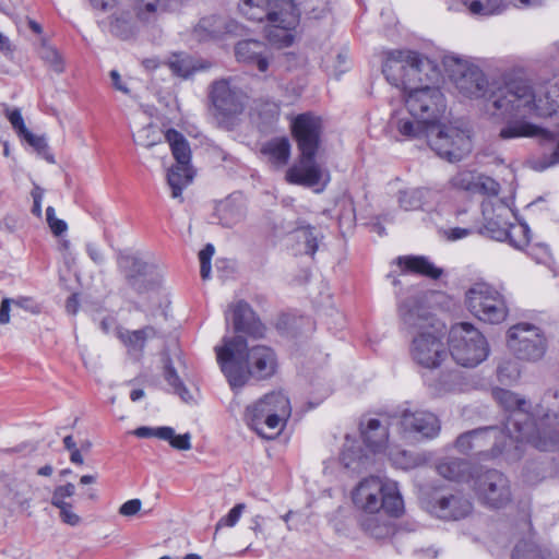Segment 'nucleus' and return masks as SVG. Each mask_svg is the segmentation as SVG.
I'll return each mask as SVG.
<instances>
[{"label":"nucleus","instance_id":"f257e3e1","mask_svg":"<svg viewBox=\"0 0 559 559\" xmlns=\"http://www.w3.org/2000/svg\"><path fill=\"white\" fill-rule=\"evenodd\" d=\"M402 329L412 337L409 355L414 362L435 369L448 357L442 328L436 324L430 311L424 306L420 295H411L397 304Z\"/></svg>","mask_w":559,"mask_h":559},{"label":"nucleus","instance_id":"f03ea898","mask_svg":"<svg viewBox=\"0 0 559 559\" xmlns=\"http://www.w3.org/2000/svg\"><path fill=\"white\" fill-rule=\"evenodd\" d=\"M215 352L221 369L234 390L242 388L250 379H270L277 369V357L271 347H249L241 335L225 336L223 345L216 346Z\"/></svg>","mask_w":559,"mask_h":559},{"label":"nucleus","instance_id":"7ed1b4c3","mask_svg":"<svg viewBox=\"0 0 559 559\" xmlns=\"http://www.w3.org/2000/svg\"><path fill=\"white\" fill-rule=\"evenodd\" d=\"M492 395L500 406L510 412L504 425L510 440L527 442L535 449H549L559 444V432L556 429L551 430L549 439L542 436L550 427V413L536 409L535 414H531L528 402L506 389L496 388Z\"/></svg>","mask_w":559,"mask_h":559},{"label":"nucleus","instance_id":"20e7f679","mask_svg":"<svg viewBox=\"0 0 559 559\" xmlns=\"http://www.w3.org/2000/svg\"><path fill=\"white\" fill-rule=\"evenodd\" d=\"M293 134L297 141L300 156L286 171L289 183L314 187L329 181V174L321 168L314 157L320 143L322 130L321 119L312 114H301L294 119Z\"/></svg>","mask_w":559,"mask_h":559},{"label":"nucleus","instance_id":"39448f33","mask_svg":"<svg viewBox=\"0 0 559 559\" xmlns=\"http://www.w3.org/2000/svg\"><path fill=\"white\" fill-rule=\"evenodd\" d=\"M489 102L503 117H524L527 114L551 116L558 100L544 87L534 88L526 80H512L490 94Z\"/></svg>","mask_w":559,"mask_h":559},{"label":"nucleus","instance_id":"423d86ee","mask_svg":"<svg viewBox=\"0 0 559 559\" xmlns=\"http://www.w3.org/2000/svg\"><path fill=\"white\" fill-rule=\"evenodd\" d=\"M404 102L409 118L395 120L399 133L408 140L420 139L426 128L437 122L444 110V98L441 91L432 86L409 87L404 92Z\"/></svg>","mask_w":559,"mask_h":559},{"label":"nucleus","instance_id":"0eeeda50","mask_svg":"<svg viewBox=\"0 0 559 559\" xmlns=\"http://www.w3.org/2000/svg\"><path fill=\"white\" fill-rule=\"evenodd\" d=\"M382 72L391 85L402 87L404 92L414 82H432L440 74L433 61L411 50L390 51Z\"/></svg>","mask_w":559,"mask_h":559},{"label":"nucleus","instance_id":"6e6552de","mask_svg":"<svg viewBox=\"0 0 559 559\" xmlns=\"http://www.w3.org/2000/svg\"><path fill=\"white\" fill-rule=\"evenodd\" d=\"M352 501L359 513L385 510L400 516L404 509L397 484L378 476L361 479L352 491Z\"/></svg>","mask_w":559,"mask_h":559},{"label":"nucleus","instance_id":"1a4fd4ad","mask_svg":"<svg viewBox=\"0 0 559 559\" xmlns=\"http://www.w3.org/2000/svg\"><path fill=\"white\" fill-rule=\"evenodd\" d=\"M501 140L520 138L535 139L539 145V153L533 164L536 170L559 165V133H555L523 118L509 120L499 131Z\"/></svg>","mask_w":559,"mask_h":559},{"label":"nucleus","instance_id":"9d476101","mask_svg":"<svg viewBox=\"0 0 559 559\" xmlns=\"http://www.w3.org/2000/svg\"><path fill=\"white\" fill-rule=\"evenodd\" d=\"M292 414L288 397L282 392H272L246 409L248 425L260 436L272 439L284 428Z\"/></svg>","mask_w":559,"mask_h":559},{"label":"nucleus","instance_id":"9b49d317","mask_svg":"<svg viewBox=\"0 0 559 559\" xmlns=\"http://www.w3.org/2000/svg\"><path fill=\"white\" fill-rule=\"evenodd\" d=\"M449 352L457 365L473 368L489 355L483 333L468 322L454 324L449 332Z\"/></svg>","mask_w":559,"mask_h":559},{"label":"nucleus","instance_id":"f8f14e48","mask_svg":"<svg viewBox=\"0 0 559 559\" xmlns=\"http://www.w3.org/2000/svg\"><path fill=\"white\" fill-rule=\"evenodd\" d=\"M438 156L449 162H459L472 151L469 133L453 126H429L421 133Z\"/></svg>","mask_w":559,"mask_h":559},{"label":"nucleus","instance_id":"ddd939ff","mask_svg":"<svg viewBox=\"0 0 559 559\" xmlns=\"http://www.w3.org/2000/svg\"><path fill=\"white\" fill-rule=\"evenodd\" d=\"M466 305L477 319L490 324H499L508 316L507 302L501 292L485 282L475 283L466 292Z\"/></svg>","mask_w":559,"mask_h":559},{"label":"nucleus","instance_id":"4468645a","mask_svg":"<svg viewBox=\"0 0 559 559\" xmlns=\"http://www.w3.org/2000/svg\"><path fill=\"white\" fill-rule=\"evenodd\" d=\"M444 66L457 92L467 98H481L487 95L488 81L479 67L468 60L449 56Z\"/></svg>","mask_w":559,"mask_h":559},{"label":"nucleus","instance_id":"2eb2a0df","mask_svg":"<svg viewBox=\"0 0 559 559\" xmlns=\"http://www.w3.org/2000/svg\"><path fill=\"white\" fill-rule=\"evenodd\" d=\"M508 346L518 359L535 362L545 356L548 342L540 328L520 322L508 330Z\"/></svg>","mask_w":559,"mask_h":559},{"label":"nucleus","instance_id":"dca6fc26","mask_svg":"<svg viewBox=\"0 0 559 559\" xmlns=\"http://www.w3.org/2000/svg\"><path fill=\"white\" fill-rule=\"evenodd\" d=\"M468 438L473 441L474 453L490 457L508 452L511 447L514 448V451H519L522 445L521 441L510 440L509 432L506 429L493 426L460 435V444L463 445L465 441H468Z\"/></svg>","mask_w":559,"mask_h":559},{"label":"nucleus","instance_id":"f3484780","mask_svg":"<svg viewBox=\"0 0 559 559\" xmlns=\"http://www.w3.org/2000/svg\"><path fill=\"white\" fill-rule=\"evenodd\" d=\"M474 489L480 503L489 509H504L512 502L510 480L496 469L480 475L475 481Z\"/></svg>","mask_w":559,"mask_h":559},{"label":"nucleus","instance_id":"a211bd4d","mask_svg":"<svg viewBox=\"0 0 559 559\" xmlns=\"http://www.w3.org/2000/svg\"><path fill=\"white\" fill-rule=\"evenodd\" d=\"M118 266L130 288L138 294L146 293L159 284V273L155 265L132 254H121Z\"/></svg>","mask_w":559,"mask_h":559},{"label":"nucleus","instance_id":"6ab92c4d","mask_svg":"<svg viewBox=\"0 0 559 559\" xmlns=\"http://www.w3.org/2000/svg\"><path fill=\"white\" fill-rule=\"evenodd\" d=\"M397 426L403 439H433L441 429L439 418L431 412L424 409L402 411Z\"/></svg>","mask_w":559,"mask_h":559},{"label":"nucleus","instance_id":"aec40b11","mask_svg":"<svg viewBox=\"0 0 559 559\" xmlns=\"http://www.w3.org/2000/svg\"><path fill=\"white\" fill-rule=\"evenodd\" d=\"M481 212L484 225L480 233L495 240L506 241L511 219L518 221L512 207L501 199H488L481 203Z\"/></svg>","mask_w":559,"mask_h":559},{"label":"nucleus","instance_id":"412c9836","mask_svg":"<svg viewBox=\"0 0 559 559\" xmlns=\"http://www.w3.org/2000/svg\"><path fill=\"white\" fill-rule=\"evenodd\" d=\"M210 99L219 115L233 117L245 108V96L240 90L233 87L228 80L215 81L210 91Z\"/></svg>","mask_w":559,"mask_h":559},{"label":"nucleus","instance_id":"4be33fe9","mask_svg":"<svg viewBox=\"0 0 559 559\" xmlns=\"http://www.w3.org/2000/svg\"><path fill=\"white\" fill-rule=\"evenodd\" d=\"M241 26L234 20L221 15L202 17L194 26L192 35L198 41L221 39L225 35H238Z\"/></svg>","mask_w":559,"mask_h":559},{"label":"nucleus","instance_id":"5701e85b","mask_svg":"<svg viewBox=\"0 0 559 559\" xmlns=\"http://www.w3.org/2000/svg\"><path fill=\"white\" fill-rule=\"evenodd\" d=\"M237 61L250 67H255L259 72L267 71L272 58L269 47L257 39L240 40L235 46Z\"/></svg>","mask_w":559,"mask_h":559},{"label":"nucleus","instance_id":"b1692460","mask_svg":"<svg viewBox=\"0 0 559 559\" xmlns=\"http://www.w3.org/2000/svg\"><path fill=\"white\" fill-rule=\"evenodd\" d=\"M393 518L396 516L385 510L371 511L370 513H359L357 523L367 536L374 539H386L395 532Z\"/></svg>","mask_w":559,"mask_h":559},{"label":"nucleus","instance_id":"393cba45","mask_svg":"<svg viewBox=\"0 0 559 559\" xmlns=\"http://www.w3.org/2000/svg\"><path fill=\"white\" fill-rule=\"evenodd\" d=\"M361 437L366 447L372 454L389 450L388 455L395 464H402L399 459L393 456V452L389 449V432L386 426L382 425L379 419L370 418L367 425L360 424Z\"/></svg>","mask_w":559,"mask_h":559},{"label":"nucleus","instance_id":"a878e982","mask_svg":"<svg viewBox=\"0 0 559 559\" xmlns=\"http://www.w3.org/2000/svg\"><path fill=\"white\" fill-rule=\"evenodd\" d=\"M472 510V502L459 493L441 497L431 506V513L442 520L456 521L467 516Z\"/></svg>","mask_w":559,"mask_h":559},{"label":"nucleus","instance_id":"bb28decb","mask_svg":"<svg viewBox=\"0 0 559 559\" xmlns=\"http://www.w3.org/2000/svg\"><path fill=\"white\" fill-rule=\"evenodd\" d=\"M230 309L233 310V323L236 332L246 333L254 338L264 335V325L246 301L240 300L230 306Z\"/></svg>","mask_w":559,"mask_h":559},{"label":"nucleus","instance_id":"cd10ccee","mask_svg":"<svg viewBox=\"0 0 559 559\" xmlns=\"http://www.w3.org/2000/svg\"><path fill=\"white\" fill-rule=\"evenodd\" d=\"M300 9L296 0H272L269 2L267 23L296 28L299 24Z\"/></svg>","mask_w":559,"mask_h":559},{"label":"nucleus","instance_id":"c85d7f7f","mask_svg":"<svg viewBox=\"0 0 559 559\" xmlns=\"http://www.w3.org/2000/svg\"><path fill=\"white\" fill-rule=\"evenodd\" d=\"M157 331L152 325H146L139 330H122L119 331L118 337L126 346L128 354L135 359L143 355L146 341L155 338Z\"/></svg>","mask_w":559,"mask_h":559},{"label":"nucleus","instance_id":"c756f323","mask_svg":"<svg viewBox=\"0 0 559 559\" xmlns=\"http://www.w3.org/2000/svg\"><path fill=\"white\" fill-rule=\"evenodd\" d=\"M343 465L353 472L360 473L372 465L373 459L357 444V441L346 437L341 454Z\"/></svg>","mask_w":559,"mask_h":559},{"label":"nucleus","instance_id":"7c9ffc66","mask_svg":"<svg viewBox=\"0 0 559 559\" xmlns=\"http://www.w3.org/2000/svg\"><path fill=\"white\" fill-rule=\"evenodd\" d=\"M461 7H464L472 15L490 16L504 12L508 2L506 0H461L460 3H448V9L451 11H460Z\"/></svg>","mask_w":559,"mask_h":559},{"label":"nucleus","instance_id":"2f4dec72","mask_svg":"<svg viewBox=\"0 0 559 559\" xmlns=\"http://www.w3.org/2000/svg\"><path fill=\"white\" fill-rule=\"evenodd\" d=\"M183 0H135L136 16L140 21L151 22L166 12L178 10Z\"/></svg>","mask_w":559,"mask_h":559},{"label":"nucleus","instance_id":"473e14b6","mask_svg":"<svg viewBox=\"0 0 559 559\" xmlns=\"http://www.w3.org/2000/svg\"><path fill=\"white\" fill-rule=\"evenodd\" d=\"M396 262L403 272L419 274L432 280H438L443 274L441 267L436 266L424 255H403L399 257Z\"/></svg>","mask_w":559,"mask_h":559},{"label":"nucleus","instance_id":"72a5a7b5","mask_svg":"<svg viewBox=\"0 0 559 559\" xmlns=\"http://www.w3.org/2000/svg\"><path fill=\"white\" fill-rule=\"evenodd\" d=\"M218 218L223 226L233 227L246 217V206L240 195H233L217 206Z\"/></svg>","mask_w":559,"mask_h":559},{"label":"nucleus","instance_id":"f704fd0d","mask_svg":"<svg viewBox=\"0 0 559 559\" xmlns=\"http://www.w3.org/2000/svg\"><path fill=\"white\" fill-rule=\"evenodd\" d=\"M109 32L121 39H128L135 33V21L130 10L118 9L109 16Z\"/></svg>","mask_w":559,"mask_h":559},{"label":"nucleus","instance_id":"c9c22d12","mask_svg":"<svg viewBox=\"0 0 559 559\" xmlns=\"http://www.w3.org/2000/svg\"><path fill=\"white\" fill-rule=\"evenodd\" d=\"M171 72L182 79H188L194 72L206 69L204 62L195 60L188 53H174L167 61Z\"/></svg>","mask_w":559,"mask_h":559},{"label":"nucleus","instance_id":"e433bc0d","mask_svg":"<svg viewBox=\"0 0 559 559\" xmlns=\"http://www.w3.org/2000/svg\"><path fill=\"white\" fill-rule=\"evenodd\" d=\"M431 190L427 188H408L399 191L397 202L405 211H417L430 201Z\"/></svg>","mask_w":559,"mask_h":559},{"label":"nucleus","instance_id":"4c0bfd02","mask_svg":"<svg viewBox=\"0 0 559 559\" xmlns=\"http://www.w3.org/2000/svg\"><path fill=\"white\" fill-rule=\"evenodd\" d=\"M192 179L193 171L190 165L176 164V166L171 167L167 174V182L171 189V197L174 199L180 198L182 201V190L191 183Z\"/></svg>","mask_w":559,"mask_h":559},{"label":"nucleus","instance_id":"58836bf2","mask_svg":"<svg viewBox=\"0 0 559 559\" xmlns=\"http://www.w3.org/2000/svg\"><path fill=\"white\" fill-rule=\"evenodd\" d=\"M469 463L462 459H447L437 465V472L445 479L462 481L469 477Z\"/></svg>","mask_w":559,"mask_h":559},{"label":"nucleus","instance_id":"ea45409f","mask_svg":"<svg viewBox=\"0 0 559 559\" xmlns=\"http://www.w3.org/2000/svg\"><path fill=\"white\" fill-rule=\"evenodd\" d=\"M262 153L269 157L273 166L283 167L290 156L289 141L286 138L273 139L263 146Z\"/></svg>","mask_w":559,"mask_h":559},{"label":"nucleus","instance_id":"a19ab883","mask_svg":"<svg viewBox=\"0 0 559 559\" xmlns=\"http://www.w3.org/2000/svg\"><path fill=\"white\" fill-rule=\"evenodd\" d=\"M165 139L171 148L177 164L190 165L191 150L186 138L177 130L168 129L165 133Z\"/></svg>","mask_w":559,"mask_h":559},{"label":"nucleus","instance_id":"79ce46f5","mask_svg":"<svg viewBox=\"0 0 559 559\" xmlns=\"http://www.w3.org/2000/svg\"><path fill=\"white\" fill-rule=\"evenodd\" d=\"M507 234L508 238L506 241H509L512 247L522 250L530 246L531 229L526 223L511 219Z\"/></svg>","mask_w":559,"mask_h":559},{"label":"nucleus","instance_id":"37998d69","mask_svg":"<svg viewBox=\"0 0 559 559\" xmlns=\"http://www.w3.org/2000/svg\"><path fill=\"white\" fill-rule=\"evenodd\" d=\"M294 31L295 28H284L283 25H272L267 23L265 33L272 45L284 48L293 44L295 38Z\"/></svg>","mask_w":559,"mask_h":559},{"label":"nucleus","instance_id":"c03bdc74","mask_svg":"<svg viewBox=\"0 0 559 559\" xmlns=\"http://www.w3.org/2000/svg\"><path fill=\"white\" fill-rule=\"evenodd\" d=\"M263 3V0H242L239 4L240 13L250 21H267L269 7L265 8Z\"/></svg>","mask_w":559,"mask_h":559},{"label":"nucleus","instance_id":"a18cd8bd","mask_svg":"<svg viewBox=\"0 0 559 559\" xmlns=\"http://www.w3.org/2000/svg\"><path fill=\"white\" fill-rule=\"evenodd\" d=\"M164 377L167 383L174 389V392L177 393L185 402L191 400L189 391L183 385L169 359L165 361Z\"/></svg>","mask_w":559,"mask_h":559},{"label":"nucleus","instance_id":"49530a36","mask_svg":"<svg viewBox=\"0 0 559 559\" xmlns=\"http://www.w3.org/2000/svg\"><path fill=\"white\" fill-rule=\"evenodd\" d=\"M40 59L55 72L61 73L64 70L63 60L58 50L46 43H43L38 49Z\"/></svg>","mask_w":559,"mask_h":559},{"label":"nucleus","instance_id":"de8ad7c7","mask_svg":"<svg viewBox=\"0 0 559 559\" xmlns=\"http://www.w3.org/2000/svg\"><path fill=\"white\" fill-rule=\"evenodd\" d=\"M552 474L554 469L550 463H531L525 468L524 477L526 483L535 485Z\"/></svg>","mask_w":559,"mask_h":559},{"label":"nucleus","instance_id":"09e8293b","mask_svg":"<svg viewBox=\"0 0 559 559\" xmlns=\"http://www.w3.org/2000/svg\"><path fill=\"white\" fill-rule=\"evenodd\" d=\"M519 364L515 360L507 359L501 361L497 368L498 380L503 384H511L520 378Z\"/></svg>","mask_w":559,"mask_h":559},{"label":"nucleus","instance_id":"8fccbe9b","mask_svg":"<svg viewBox=\"0 0 559 559\" xmlns=\"http://www.w3.org/2000/svg\"><path fill=\"white\" fill-rule=\"evenodd\" d=\"M512 559H545V555L534 543L522 540L515 545Z\"/></svg>","mask_w":559,"mask_h":559},{"label":"nucleus","instance_id":"3c124183","mask_svg":"<svg viewBox=\"0 0 559 559\" xmlns=\"http://www.w3.org/2000/svg\"><path fill=\"white\" fill-rule=\"evenodd\" d=\"M478 174L469 170L459 171L451 179V185L460 190L476 192Z\"/></svg>","mask_w":559,"mask_h":559},{"label":"nucleus","instance_id":"603ef678","mask_svg":"<svg viewBox=\"0 0 559 559\" xmlns=\"http://www.w3.org/2000/svg\"><path fill=\"white\" fill-rule=\"evenodd\" d=\"M300 12L312 19H319L326 10V0H296Z\"/></svg>","mask_w":559,"mask_h":559},{"label":"nucleus","instance_id":"864d4df0","mask_svg":"<svg viewBox=\"0 0 559 559\" xmlns=\"http://www.w3.org/2000/svg\"><path fill=\"white\" fill-rule=\"evenodd\" d=\"M22 138L33 146L39 154H43L49 163H55L53 156L47 153L48 143L41 135L33 134L29 130L22 135Z\"/></svg>","mask_w":559,"mask_h":559},{"label":"nucleus","instance_id":"5fc2aeb1","mask_svg":"<svg viewBox=\"0 0 559 559\" xmlns=\"http://www.w3.org/2000/svg\"><path fill=\"white\" fill-rule=\"evenodd\" d=\"M173 428L171 427H157V428H151L146 426H142L136 428L133 433L138 438H150V437H156L158 439H168L171 437Z\"/></svg>","mask_w":559,"mask_h":559},{"label":"nucleus","instance_id":"6e6d98bb","mask_svg":"<svg viewBox=\"0 0 559 559\" xmlns=\"http://www.w3.org/2000/svg\"><path fill=\"white\" fill-rule=\"evenodd\" d=\"M75 493V486L72 483L61 485L55 488L51 496V504L53 507L68 503L67 498H71Z\"/></svg>","mask_w":559,"mask_h":559},{"label":"nucleus","instance_id":"4d7b16f0","mask_svg":"<svg viewBox=\"0 0 559 559\" xmlns=\"http://www.w3.org/2000/svg\"><path fill=\"white\" fill-rule=\"evenodd\" d=\"M55 213V209L52 206H48L46 209V219L52 234L55 236H60L67 231L68 225L63 219L57 218Z\"/></svg>","mask_w":559,"mask_h":559},{"label":"nucleus","instance_id":"13d9d810","mask_svg":"<svg viewBox=\"0 0 559 559\" xmlns=\"http://www.w3.org/2000/svg\"><path fill=\"white\" fill-rule=\"evenodd\" d=\"M245 510V504L243 503H238L236 504L229 512L227 515L223 516L216 524V531H218L219 528L224 527V526H227V527H233L237 524V522L239 521L241 514H242V511Z\"/></svg>","mask_w":559,"mask_h":559},{"label":"nucleus","instance_id":"bf43d9fd","mask_svg":"<svg viewBox=\"0 0 559 559\" xmlns=\"http://www.w3.org/2000/svg\"><path fill=\"white\" fill-rule=\"evenodd\" d=\"M257 110L259 116L267 122L280 116V106L274 102L261 103Z\"/></svg>","mask_w":559,"mask_h":559},{"label":"nucleus","instance_id":"052dcab7","mask_svg":"<svg viewBox=\"0 0 559 559\" xmlns=\"http://www.w3.org/2000/svg\"><path fill=\"white\" fill-rule=\"evenodd\" d=\"M56 508L60 510V519L63 523L70 526H76L81 523V518L73 511L71 503L57 506Z\"/></svg>","mask_w":559,"mask_h":559},{"label":"nucleus","instance_id":"680f3d73","mask_svg":"<svg viewBox=\"0 0 559 559\" xmlns=\"http://www.w3.org/2000/svg\"><path fill=\"white\" fill-rule=\"evenodd\" d=\"M164 440L168 441L174 449L180 451H187L191 449V435L189 432L183 435H176L175 430L173 429L171 437Z\"/></svg>","mask_w":559,"mask_h":559},{"label":"nucleus","instance_id":"e2e57ef3","mask_svg":"<svg viewBox=\"0 0 559 559\" xmlns=\"http://www.w3.org/2000/svg\"><path fill=\"white\" fill-rule=\"evenodd\" d=\"M476 192L496 197L499 192V183L489 177L478 175Z\"/></svg>","mask_w":559,"mask_h":559},{"label":"nucleus","instance_id":"0e129e2a","mask_svg":"<svg viewBox=\"0 0 559 559\" xmlns=\"http://www.w3.org/2000/svg\"><path fill=\"white\" fill-rule=\"evenodd\" d=\"M7 118L10 121L13 129L17 132L20 136L28 131L24 123V119L19 109H12L7 111Z\"/></svg>","mask_w":559,"mask_h":559},{"label":"nucleus","instance_id":"69168bd1","mask_svg":"<svg viewBox=\"0 0 559 559\" xmlns=\"http://www.w3.org/2000/svg\"><path fill=\"white\" fill-rule=\"evenodd\" d=\"M314 228L308 226L306 228H301L299 233L302 235L306 243V252L313 255L318 250V238L313 234Z\"/></svg>","mask_w":559,"mask_h":559},{"label":"nucleus","instance_id":"338daca9","mask_svg":"<svg viewBox=\"0 0 559 559\" xmlns=\"http://www.w3.org/2000/svg\"><path fill=\"white\" fill-rule=\"evenodd\" d=\"M528 254L537 263H547L550 260V250L545 245H533L528 247Z\"/></svg>","mask_w":559,"mask_h":559},{"label":"nucleus","instance_id":"774afa93","mask_svg":"<svg viewBox=\"0 0 559 559\" xmlns=\"http://www.w3.org/2000/svg\"><path fill=\"white\" fill-rule=\"evenodd\" d=\"M141 507L142 502L140 499H131L121 504L119 513L123 516H132L141 510Z\"/></svg>","mask_w":559,"mask_h":559}]
</instances>
